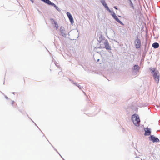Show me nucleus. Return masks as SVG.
I'll return each mask as SVG.
<instances>
[{
  "label": "nucleus",
  "mask_w": 160,
  "mask_h": 160,
  "mask_svg": "<svg viewBox=\"0 0 160 160\" xmlns=\"http://www.w3.org/2000/svg\"><path fill=\"white\" fill-rule=\"evenodd\" d=\"M63 32H62L61 31V33H62V34H63Z\"/></svg>",
  "instance_id": "obj_18"
},
{
  "label": "nucleus",
  "mask_w": 160,
  "mask_h": 160,
  "mask_svg": "<svg viewBox=\"0 0 160 160\" xmlns=\"http://www.w3.org/2000/svg\"><path fill=\"white\" fill-rule=\"evenodd\" d=\"M113 18L118 22L120 23H122V22L119 20L117 16H114Z\"/></svg>",
  "instance_id": "obj_9"
},
{
  "label": "nucleus",
  "mask_w": 160,
  "mask_h": 160,
  "mask_svg": "<svg viewBox=\"0 0 160 160\" xmlns=\"http://www.w3.org/2000/svg\"><path fill=\"white\" fill-rule=\"evenodd\" d=\"M139 69V68L138 65H135L133 68V69L134 70H138Z\"/></svg>",
  "instance_id": "obj_12"
},
{
  "label": "nucleus",
  "mask_w": 160,
  "mask_h": 160,
  "mask_svg": "<svg viewBox=\"0 0 160 160\" xmlns=\"http://www.w3.org/2000/svg\"><path fill=\"white\" fill-rule=\"evenodd\" d=\"M101 2L102 4H103V3H105L104 0H101Z\"/></svg>",
  "instance_id": "obj_14"
},
{
  "label": "nucleus",
  "mask_w": 160,
  "mask_h": 160,
  "mask_svg": "<svg viewBox=\"0 0 160 160\" xmlns=\"http://www.w3.org/2000/svg\"><path fill=\"white\" fill-rule=\"evenodd\" d=\"M14 103V102L13 101H12L11 102V103L12 104H13Z\"/></svg>",
  "instance_id": "obj_16"
},
{
  "label": "nucleus",
  "mask_w": 160,
  "mask_h": 160,
  "mask_svg": "<svg viewBox=\"0 0 160 160\" xmlns=\"http://www.w3.org/2000/svg\"><path fill=\"white\" fill-rule=\"evenodd\" d=\"M67 14L69 18V19L70 21V22L71 23H72L74 22V21L73 20V18L72 16V15L69 12H67Z\"/></svg>",
  "instance_id": "obj_5"
},
{
  "label": "nucleus",
  "mask_w": 160,
  "mask_h": 160,
  "mask_svg": "<svg viewBox=\"0 0 160 160\" xmlns=\"http://www.w3.org/2000/svg\"><path fill=\"white\" fill-rule=\"evenodd\" d=\"M150 69L151 71L154 79L157 83H158L160 78L159 72L158 71H155V68H150Z\"/></svg>",
  "instance_id": "obj_2"
},
{
  "label": "nucleus",
  "mask_w": 160,
  "mask_h": 160,
  "mask_svg": "<svg viewBox=\"0 0 160 160\" xmlns=\"http://www.w3.org/2000/svg\"><path fill=\"white\" fill-rule=\"evenodd\" d=\"M114 8L115 9H117V7H116V6L114 7Z\"/></svg>",
  "instance_id": "obj_17"
},
{
  "label": "nucleus",
  "mask_w": 160,
  "mask_h": 160,
  "mask_svg": "<svg viewBox=\"0 0 160 160\" xmlns=\"http://www.w3.org/2000/svg\"><path fill=\"white\" fill-rule=\"evenodd\" d=\"M100 48H105L107 50H111V48L109 45L108 42L107 40L102 39L99 42Z\"/></svg>",
  "instance_id": "obj_1"
},
{
  "label": "nucleus",
  "mask_w": 160,
  "mask_h": 160,
  "mask_svg": "<svg viewBox=\"0 0 160 160\" xmlns=\"http://www.w3.org/2000/svg\"><path fill=\"white\" fill-rule=\"evenodd\" d=\"M135 45L136 48L137 49L139 48H140L141 46V42L139 39L138 38L137 39H136L135 42Z\"/></svg>",
  "instance_id": "obj_4"
},
{
  "label": "nucleus",
  "mask_w": 160,
  "mask_h": 160,
  "mask_svg": "<svg viewBox=\"0 0 160 160\" xmlns=\"http://www.w3.org/2000/svg\"><path fill=\"white\" fill-rule=\"evenodd\" d=\"M102 4L107 10L109 11H110L108 7V5H107L106 2L104 3H103V4Z\"/></svg>",
  "instance_id": "obj_10"
},
{
  "label": "nucleus",
  "mask_w": 160,
  "mask_h": 160,
  "mask_svg": "<svg viewBox=\"0 0 160 160\" xmlns=\"http://www.w3.org/2000/svg\"><path fill=\"white\" fill-rule=\"evenodd\" d=\"M54 23L55 24V27H56V29L57 30L58 28V24L57 23L53 20Z\"/></svg>",
  "instance_id": "obj_13"
},
{
  "label": "nucleus",
  "mask_w": 160,
  "mask_h": 160,
  "mask_svg": "<svg viewBox=\"0 0 160 160\" xmlns=\"http://www.w3.org/2000/svg\"><path fill=\"white\" fill-rule=\"evenodd\" d=\"M145 135H150L151 132L149 129H147V130H145Z\"/></svg>",
  "instance_id": "obj_8"
},
{
  "label": "nucleus",
  "mask_w": 160,
  "mask_h": 160,
  "mask_svg": "<svg viewBox=\"0 0 160 160\" xmlns=\"http://www.w3.org/2000/svg\"><path fill=\"white\" fill-rule=\"evenodd\" d=\"M112 15L113 18L114 17V16H116L114 13H113L112 14Z\"/></svg>",
  "instance_id": "obj_15"
},
{
  "label": "nucleus",
  "mask_w": 160,
  "mask_h": 160,
  "mask_svg": "<svg viewBox=\"0 0 160 160\" xmlns=\"http://www.w3.org/2000/svg\"><path fill=\"white\" fill-rule=\"evenodd\" d=\"M102 4L107 10L109 11H110L108 7V5H107L106 2L104 3H103V4Z\"/></svg>",
  "instance_id": "obj_11"
},
{
  "label": "nucleus",
  "mask_w": 160,
  "mask_h": 160,
  "mask_svg": "<svg viewBox=\"0 0 160 160\" xmlns=\"http://www.w3.org/2000/svg\"><path fill=\"white\" fill-rule=\"evenodd\" d=\"M150 138H151V140H152L153 142H159V140L157 138H156L153 136H151Z\"/></svg>",
  "instance_id": "obj_6"
},
{
  "label": "nucleus",
  "mask_w": 160,
  "mask_h": 160,
  "mask_svg": "<svg viewBox=\"0 0 160 160\" xmlns=\"http://www.w3.org/2000/svg\"><path fill=\"white\" fill-rule=\"evenodd\" d=\"M152 47L153 48H158L159 47V45L158 43L157 42H155L153 43L152 44Z\"/></svg>",
  "instance_id": "obj_7"
},
{
  "label": "nucleus",
  "mask_w": 160,
  "mask_h": 160,
  "mask_svg": "<svg viewBox=\"0 0 160 160\" xmlns=\"http://www.w3.org/2000/svg\"><path fill=\"white\" fill-rule=\"evenodd\" d=\"M132 118L134 124L136 126H139L140 121L138 116L136 114H134L132 116Z\"/></svg>",
  "instance_id": "obj_3"
}]
</instances>
